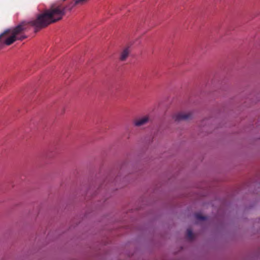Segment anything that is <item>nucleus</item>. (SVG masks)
<instances>
[{
  "label": "nucleus",
  "instance_id": "nucleus-1",
  "mask_svg": "<svg viewBox=\"0 0 260 260\" xmlns=\"http://www.w3.org/2000/svg\"><path fill=\"white\" fill-rule=\"evenodd\" d=\"M49 24V10L40 14L37 18L29 21H22L14 27L5 30L0 35V49L5 45L9 46L17 40L22 41L27 38L24 34L28 25L34 27L37 32Z\"/></svg>",
  "mask_w": 260,
  "mask_h": 260
},
{
  "label": "nucleus",
  "instance_id": "nucleus-2",
  "mask_svg": "<svg viewBox=\"0 0 260 260\" xmlns=\"http://www.w3.org/2000/svg\"><path fill=\"white\" fill-rule=\"evenodd\" d=\"M66 14V8L61 4L52 5L50 7V24L61 20Z\"/></svg>",
  "mask_w": 260,
  "mask_h": 260
},
{
  "label": "nucleus",
  "instance_id": "nucleus-3",
  "mask_svg": "<svg viewBox=\"0 0 260 260\" xmlns=\"http://www.w3.org/2000/svg\"><path fill=\"white\" fill-rule=\"evenodd\" d=\"M193 114L191 112H180L173 117L175 121L185 120L191 119L192 117Z\"/></svg>",
  "mask_w": 260,
  "mask_h": 260
},
{
  "label": "nucleus",
  "instance_id": "nucleus-4",
  "mask_svg": "<svg viewBox=\"0 0 260 260\" xmlns=\"http://www.w3.org/2000/svg\"><path fill=\"white\" fill-rule=\"evenodd\" d=\"M129 47L127 46L123 49L120 54L119 59L121 61H124L127 58L130 53Z\"/></svg>",
  "mask_w": 260,
  "mask_h": 260
},
{
  "label": "nucleus",
  "instance_id": "nucleus-5",
  "mask_svg": "<svg viewBox=\"0 0 260 260\" xmlns=\"http://www.w3.org/2000/svg\"><path fill=\"white\" fill-rule=\"evenodd\" d=\"M149 120L148 116H145L143 117L135 119L134 121V125L136 126H140L146 124Z\"/></svg>",
  "mask_w": 260,
  "mask_h": 260
},
{
  "label": "nucleus",
  "instance_id": "nucleus-6",
  "mask_svg": "<svg viewBox=\"0 0 260 260\" xmlns=\"http://www.w3.org/2000/svg\"><path fill=\"white\" fill-rule=\"evenodd\" d=\"M88 0H74V1L72 2L70 4L72 5V7H75L77 5H82L86 3Z\"/></svg>",
  "mask_w": 260,
  "mask_h": 260
},
{
  "label": "nucleus",
  "instance_id": "nucleus-7",
  "mask_svg": "<svg viewBox=\"0 0 260 260\" xmlns=\"http://www.w3.org/2000/svg\"><path fill=\"white\" fill-rule=\"evenodd\" d=\"M186 236L189 240H191L193 239V235L191 229L187 230Z\"/></svg>",
  "mask_w": 260,
  "mask_h": 260
},
{
  "label": "nucleus",
  "instance_id": "nucleus-8",
  "mask_svg": "<svg viewBox=\"0 0 260 260\" xmlns=\"http://www.w3.org/2000/svg\"><path fill=\"white\" fill-rule=\"evenodd\" d=\"M195 217H196V219H197L198 220H205L206 218L205 216H204L202 215L200 213L196 214H195Z\"/></svg>",
  "mask_w": 260,
  "mask_h": 260
}]
</instances>
